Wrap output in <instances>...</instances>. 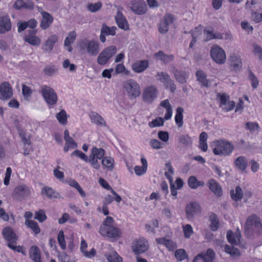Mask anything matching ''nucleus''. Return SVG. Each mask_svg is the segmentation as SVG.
Instances as JSON below:
<instances>
[{
    "instance_id": "052dcab7",
    "label": "nucleus",
    "mask_w": 262,
    "mask_h": 262,
    "mask_svg": "<svg viewBox=\"0 0 262 262\" xmlns=\"http://www.w3.org/2000/svg\"><path fill=\"white\" fill-rule=\"evenodd\" d=\"M22 92L24 97L26 98H28L31 96L32 91L29 86L23 84L22 86Z\"/></svg>"
},
{
    "instance_id": "2eb2a0df",
    "label": "nucleus",
    "mask_w": 262,
    "mask_h": 262,
    "mask_svg": "<svg viewBox=\"0 0 262 262\" xmlns=\"http://www.w3.org/2000/svg\"><path fill=\"white\" fill-rule=\"evenodd\" d=\"M13 91L8 82H3L0 85V99L7 100L12 97Z\"/></svg>"
},
{
    "instance_id": "ea45409f",
    "label": "nucleus",
    "mask_w": 262,
    "mask_h": 262,
    "mask_svg": "<svg viewBox=\"0 0 262 262\" xmlns=\"http://www.w3.org/2000/svg\"><path fill=\"white\" fill-rule=\"evenodd\" d=\"M224 251L229 254L231 256H236L239 255V251L237 248L233 246L226 245L224 247Z\"/></svg>"
},
{
    "instance_id": "cd10ccee",
    "label": "nucleus",
    "mask_w": 262,
    "mask_h": 262,
    "mask_svg": "<svg viewBox=\"0 0 262 262\" xmlns=\"http://www.w3.org/2000/svg\"><path fill=\"white\" fill-rule=\"evenodd\" d=\"M90 117L92 122L97 125L105 126L106 122L101 115L96 112H92L90 114Z\"/></svg>"
},
{
    "instance_id": "c9c22d12",
    "label": "nucleus",
    "mask_w": 262,
    "mask_h": 262,
    "mask_svg": "<svg viewBox=\"0 0 262 262\" xmlns=\"http://www.w3.org/2000/svg\"><path fill=\"white\" fill-rule=\"evenodd\" d=\"M108 262H122V259L116 251L105 255Z\"/></svg>"
},
{
    "instance_id": "bf43d9fd",
    "label": "nucleus",
    "mask_w": 262,
    "mask_h": 262,
    "mask_svg": "<svg viewBox=\"0 0 262 262\" xmlns=\"http://www.w3.org/2000/svg\"><path fill=\"white\" fill-rule=\"evenodd\" d=\"M174 20V17L173 15L170 13H167L164 15L163 21L169 26L173 23Z\"/></svg>"
},
{
    "instance_id": "a19ab883",
    "label": "nucleus",
    "mask_w": 262,
    "mask_h": 262,
    "mask_svg": "<svg viewBox=\"0 0 262 262\" xmlns=\"http://www.w3.org/2000/svg\"><path fill=\"white\" fill-rule=\"evenodd\" d=\"M56 118L60 123L65 125L67 123V115L66 112L62 110L56 114Z\"/></svg>"
},
{
    "instance_id": "2f4dec72",
    "label": "nucleus",
    "mask_w": 262,
    "mask_h": 262,
    "mask_svg": "<svg viewBox=\"0 0 262 262\" xmlns=\"http://www.w3.org/2000/svg\"><path fill=\"white\" fill-rule=\"evenodd\" d=\"M230 194L231 199L236 202L240 201L243 196V190L239 186L235 187V190H231Z\"/></svg>"
},
{
    "instance_id": "f3484780",
    "label": "nucleus",
    "mask_w": 262,
    "mask_h": 262,
    "mask_svg": "<svg viewBox=\"0 0 262 262\" xmlns=\"http://www.w3.org/2000/svg\"><path fill=\"white\" fill-rule=\"evenodd\" d=\"M206 185L210 190L215 195L221 196L222 195L223 191L222 187L215 180L213 179L208 180Z\"/></svg>"
},
{
    "instance_id": "8fccbe9b",
    "label": "nucleus",
    "mask_w": 262,
    "mask_h": 262,
    "mask_svg": "<svg viewBox=\"0 0 262 262\" xmlns=\"http://www.w3.org/2000/svg\"><path fill=\"white\" fill-rule=\"evenodd\" d=\"M187 256V253L184 249H180L175 252V257L179 261H182Z\"/></svg>"
},
{
    "instance_id": "b1692460",
    "label": "nucleus",
    "mask_w": 262,
    "mask_h": 262,
    "mask_svg": "<svg viewBox=\"0 0 262 262\" xmlns=\"http://www.w3.org/2000/svg\"><path fill=\"white\" fill-rule=\"evenodd\" d=\"M29 258L33 262H42L41 258V252L36 246H32L29 250Z\"/></svg>"
},
{
    "instance_id": "58836bf2",
    "label": "nucleus",
    "mask_w": 262,
    "mask_h": 262,
    "mask_svg": "<svg viewBox=\"0 0 262 262\" xmlns=\"http://www.w3.org/2000/svg\"><path fill=\"white\" fill-rule=\"evenodd\" d=\"M227 238L228 242L232 245H237L240 243V242L236 238L234 233L231 230L227 231Z\"/></svg>"
},
{
    "instance_id": "09e8293b",
    "label": "nucleus",
    "mask_w": 262,
    "mask_h": 262,
    "mask_svg": "<svg viewBox=\"0 0 262 262\" xmlns=\"http://www.w3.org/2000/svg\"><path fill=\"white\" fill-rule=\"evenodd\" d=\"M203 33L206 35L205 41H208L214 39L213 35L214 32L213 28L211 27L205 28L204 30Z\"/></svg>"
},
{
    "instance_id": "f03ea898",
    "label": "nucleus",
    "mask_w": 262,
    "mask_h": 262,
    "mask_svg": "<svg viewBox=\"0 0 262 262\" xmlns=\"http://www.w3.org/2000/svg\"><path fill=\"white\" fill-rule=\"evenodd\" d=\"M79 46L81 50L86 51L92 56L97 55L100 51L99 42L94 39L90 40L84 38L80 41Z\"/></svg>"
},
{
    "instance_id": "0eeeda50",
    "label": "nucleus",
    "mask_w": 262,
    "mask_h": 262,
    "mask_svg": "<svg viewBox=\"0 0 262 262\" xmlns=\"http://www.w3.org/2000/svg\"><path fill=\"white\" fill-rule=\"evenodd\" d=\"M117 48L114 46H110L104 49L97 57V63L102 66L105 64L109 59L116 53Z\"/></svg>"
},
{
    "instance_id": "c03bdc74",
    "label": "nucleus",
    "mask_w": 262,
    "mask_h": 262,
    "mask_svg": "<svg viewBox=\"0 0 262 262\" xmlns=\"http://www.w3.org/2000/svg\"><path fill=\"white\" fill-rule=\"evenodd\" d=\"M179 141L186 146H190L192 144L191 138L188 135H182L179 138Z\"/></svg>"
},
{
    "instance_id": "393cba45",
    "label": "nucleus",
    "mask_w": 262,
    "mask_h": 262,
    "mask_svg": "<svg viewBox=\"0 0 262 262\" xmlns=\"http://www.w3.org/2000/svg\"><path fill=\"white\" fill-rule=\"evenodd\" d=\"M115 20L118 27L125 31L129 30V25L126 18L121 12L118 11L115 16Z\"/></svg>"
},
{
    "instance_id": "a18cd8bd",
    "label": "nucleus",
    "mask_w": 262,
    "mask_h": 262,
    "mask_svg": "<svg viewBox=\"0 0 262 262\" xmlns=\"http://www.w3.org/2000/svg\"><path fill=\"white\" fill-rule=\"evenodd\" d=\"M47 218V215L43 210L40 209L38 211L36 212L34 219L37 220L39 222H44Z\"/></svg>"
},
{
    "instance_id": "473e14b6",
    "label": "nucleus",
    "mask_w": 262,
    "mask_h": 262,
    "mask_svg": "<svg viewBox=\"0 0 262 262\" xmlns=\"http://www.w3.org/2000/svg\"><path fill=\"white\" fill-rule=\"evenodd\" d=\"M209 220L210 222V227L212 231H216L219 227V221L217 215L212 212L209 215Z\"/></svg>"
},
{
    "instance_id": "4c0bfd02",
    "label": "nucleus",
    "mask_w": 262,
    "mask_h": 262,
    "mask_svg": "<svg viewBox=\"0 0 262 262\" xmlns=\"http://www.w3.org/2000/svg\"><path fill=\"white\" fill-rule=\"evenodd\" d=\"M116 27H109L105 24H103L101 31L102 33H104L106 35L114 36L116 34Z\"/></svg>"
},
{
    "instance_id": "37998d69",
    "label": "nucleus",
    "mask_w": 262,
    "mask_h": 262,
    "mask_svg": "<svg viewBox=\"0 0 262 262\" xmlns=\"http://www.w3.org/2000/svg\"><path fill=\"white\" fill-rule=\"evenodd\" d=\"M42 192L46 194L49 198H57L58 193L54 191L52 188L49 187H45L42 190Z\"/></svg>"
},
{
    "instance_id": "4d7b16f0",
    "label": "nucleus",
    "mask_w": 262,
    "mask_h": 262,
    "mask_svg": "<svg viewBox=\"0 0 262 262\" xmlns=\"http://www.w3.org/2000/svg\"><path fill=\"white\" fill-rule=\"evenodd\" d=\"M97 158L89 156L88 158V162L90 163L91 166L95 169H98L100 168V165L99 163Z\"/></svg>"
},
{
    "instance_id": "79ce46f5",
    "label": "nucleus",
    "mask_w": 262,
    "mask_h": 262,
    "mask_svg": "<svg viewBox=\"0 0 262 262\" xmlns=\"http://www.w3.org/2000/svg\"><path fill=\"white\" fill-rule=\"evenodd\" d=\"M17 242L16 243H13V242H11L9 243H8L7 245V246L12 249L13 251L15 252H17L19 253H21L23 254H25V253L24 251V248L23 246H16Z\"/></svg>"
},
{
    "instance_id": "338daca9",
    "label": "nucleus",
    "mask_w": 262,
    "mask_h": 262,
    "mask_svg": "<svg viewBox=\"0 0 262 262\" xmlns=\"http://www.w3.org/2000/svg\"><path fill=\"white\" fill-rule=\"evenodd\" d=\"M197 80L201 84L202 86L208 88L211 86V82L206 78V76L198 78Z\"/></svg>"
},
{
    "instance_id": "6ab92c4d",
    "label": "nucleus",
    "mask_w": 262,
    "mask_h": 262,
    "mask_svg": "<svg viewBox=\"0 0 262 262\" xmlns=\"http://www.w3.org/2000/svg\"><path fill=\"white\" fill-rule=\"evenodd\" d=\"M2 233L4 239L6 240L8 243L13 241V243H16L18 241V236L14 232L13 229L10 227L4 228Z\"/></svg>"
},
{
    "instance_id": "774afa93",
    "label": "nucleus",
    "mask_w": 262,
    "mask_h": 262,
    "mask_svg": "<svg viewBox=\"0 0 262 262\" xmlns=\"http://www.w3.org/2000/svg\"><path fill=\"white\" fill-rule=\"evenodd\" d=\"M197 80L201 84L202 86L208 88L211 86V82L206 78V76L198 78Z\"/></svg>"
},
{
    "instance_id": "13d9d810",
    "label": "nucleus",
    "mask_w": 262,
    "mask_h": 262,
    "mask_svg": "<svg viewBox=\"0 0 262 262\" xmlns=\"http://www.w3.org/2000/svg\"><path fill=\"white\" fill-rule=\"evenodd\" d=\"M71 156H77L86 162H88V156L85 154H84L83 152L81 151L80 150H75L74 151H73L72 152Z\"/></svg>"
},
{
    "instance_id": "49530a36",
    "label": "nucleus",
    "mask_w": 262,
    "mask_h": 262,
    "mask_svg": "<svg viewBox=\"0 0 262 262\" xmlns=\"http://www.w3.org/2000/svg\"><path fill=\"white\" fill-rule=\"evenodd\" d=\"M182 228L184 236L186 238H189L193 233L192 226L189 224H186L185 225H183Z\"/></svg>"
},
{
    "instance_id": "412c9836",
    "label": "nucleus",
    "mask_w": 262,
    "mask_h": 262,
    "mask_svg": "<svg viewBox=\"0 0 262 262\" xmlns=\"http://www.w3.org/2000/svg\"><path fill=\"white\" fill-rule=\"evenodd\" d=\"M230 66L232 71H239L242 69V62L240 57L235 54L231 55L229 58Z\"/></svg>"
},
{
    "instance_id": "dca6fc26",
    "label": "nucleus",
    "mask_w": 262,
    "mask_h": 262,
    "mask_svg": "<svg viewBox=\"0 0 262 262\" xmlns=\"http://www.w3.org/2000/svg\"><path fill=\"white\" fill-rule=\"evenodd\" d=\"M30 194L29 187L25 185L17 186L14 190L13 196L16 199L21 200L23 198L29 196Z\"/></svg>"
},
{
    "instance_id": "6e6552de",
    "label": "nucleus",
    "mask_w": 262,
    "mask_h": 262,
    "mask_svg": "<svg viewBox=\"0 0 262 262\" xmlns=\"http://www.w3.org/2000/svg\"><path fill=\"white\" fill-rule=\"evenodd\" d=\"M215 258V253L211 248H208L206 251H203L196 255L193 262H213Z\"/></svg>"
},
{
    "instance_id": "c85d7f7f",
    "label": "nucleus",
    "mask_w": 262,
    "mask_h": 262,
    "mask_svg": "<svg viewBox=\"0 0 262 262\" xmlns=\"http://www.w3.org/2000/svg\"><path fill=\"white\" fill-rule=\"evenodd\" d=\"M235 166L242 171H245L248 166L247 158L244 156H239L234 162Z\"/></svg>"
},
{
    "instance_id": "de8ad7c7",
    "label": "nucleus",
    "mask_w": 262,
    "mask_h": 262,
    "mask_svg": "<svg viewBox=\"0 0 262 262\" xmlns=\"http://www.w3.org/2000/svg\"><path fill=\"white\" fill-rule=\"evenodd\" d=\"M58 242L59 243V245L60 246L61 248L63 250H65L66 248V243L64 240V233L63 231L62 230H60L58 234V237H57Z\"/></svg>"
},
{
    "instance_id": "7c9ffc66",
    "label": "nucleus",
    "mask_w": 262,
    "mask_h": 262,
    "mask_svg": "<svg viewBox=\"0 0 262 262\" xmlns=\"http://www.w3.org/2000/svg\"><path fill=\"white\" fill-rule=\"evenodd\" d=\"M76 33L74 31L70 32L68 36L64 40V45L65 47H68L67 50L69 52L72 51V47L70 45L74 42L76 39Z\"/></svg>"
},
{
    "instance_id": "0e129e2a",
    "label": "nucleus",
    "mask_w": 262,
    "mask_h": 262,
    "mask_svg": "<svg viewBox=\"0 0 262 262\" xmlns=\"http://www.w3.org/2000/svg\"><path fill=\"white\" fill-rule=\"evenodd\" d=\"M197 182L198 180L194 176L190 177L188 180V184L189 186L192 189L197 188Z\"/></svg>"
},
{
    "instance_id": "69168bd1",
    "label": "nucleus",
    "mask_w": 262,
    "mask_h": 262,
    "mask_svg": "<svg viewBox=\"0 0 262 262\" xmlns=\"http://www.w3.org/2000/svg\"><path fill=\"white\" fill-rule=\"evenodd\" d=\"M169 26L164 21H162L159 25V31L161 34H165L168 31Z\"/></svg>"
},
{
    "instance_id": "9b49d317",
    "label": "nucleus",
    "mask_w": 262,
    "mask_h": 262,
    "mask_svg": "<svg viewBox=\"0 0 262 262\" xmlns=\"http://www.w3.org/2000/svg\"><path fill=\"white\" fill-rule=\"evenodd\" d=\"M186 215L187 219H192L194 215L200 213L201 211L200 205L196 202H192L188 204L186 207Z\"/></svg>"
},
{
    "instance_id": "f8f14e48",
    "label": "nucleus",
    "mask_w": 262,
    "mask_h": 262,
    "mask_svg": "<svg viewBox=\"0 0 262 262\" xmlns=\"http://www.w3.org/2000/svg\"><path fill=\"white\" fill-rule=\"evenodd\" d=\"M158 91L155 86H149L143 91L142 98L144 102L150 103L157 97Z\"/></svg>"
},
{
    "instance_id": "39448f33",
    "label": "nucleus",
    "mask_w": 262,
    "mask_h": 262,
    "mask_svg": "<svg viewBox=\"0 0 262 262\" xmlns=\"http://www.w3.org/2000/svg\"><path fill=\"white\" fill-rule=\"evenodd\" d=\"M149 248L148 241L141 237L134 240L132 244V250L135 255H138L145 252Z\"/></svg>"
},
{
    "instance_id": "72a5a7b5",
    "label": "nucleus",
    "mask_w": 262,
    "mask_h": 262,
    "mask_svg": "<svg viewBox=\"0 0 262 262\" xmlns=\"http://www.w3.org/2000/svg\"><path fill=\"white\" fill-rule=\"evenodd\" d=\"M105 155V151L102 148H98L96 147H93L90 156L99 160L103 159Z\"/></svg>"
},
{
    "instance_id": "e433bc0d",
    "label": "nucleus",
    "mask_w": 262,
    "mask_h": 262,
    "mask_svg": "<svg viewBox=\"0 0 262 262\" xmlns=\"http://www.w3.org/2000/svg\"><path fill=\"white\" fill-rule=\"evenodd\" d=\"M26 225L31 228L35 234H38L40 231V228L37 222L33 220H27L25 222Z\"/></svg>"
},
{
    "instance_id": "5701e85b",
    "label": "nucleus",
    "mask_w": 262,
    "mask_h": 262,
    "mask_svg": "<svg viewBox=\"0 0 262 262\" xmlns=\"http://www.w3.org/2000/svg\"><path fill=\"white\" fill-rule=\"evenodd\" d=\"M149 66V62L147 60H137L132 65L133 70L136 73H141L144 72Z\"/></svg>"
},
{
    "instance_id": "1a4fd4ad",
    "label": "nucleus",
    "mask_w": 262,
    "mask_h": 262,
    "mask_svg": "<svg viewBox=\"0 0 262 262\" xmlns=\"http://www.w3.org/2000/svg\"><path fill=\"white\" fill-rule=\"evenodd\" d=\"M130 5V10L136 14L142 15L147 11L146 4L143 0H132Z\"/></svg>"
},
{
    "instance_id": "864d4df0",
    "label": "nucleus",
    "mask_w": 262,
    "mask_h": 262,
    "mask_svg": "<svg viewBox=\"0 0 262 262\" xmlns=\"http://www.w3.org/2000/svg\"><path fill=\"white\" fill-rule=\"evenodd\" d=\"M101 6V3L98 2L95 4H89L88 5L87 8L90 11L92 12H95L100 9Z\"/></svg>"
},
{
    "instance_id": "20e7f679",
    "label": "nucleus",
    "mask_w": 262,
    "mask_h": 262,
    "mask_svg": "<svg viewBox=\"0 0 262 262\" xmlns=\"http://www.w3.org/2000/svg\"><path fill=\"white\" fill-rule=\"evenodd\" d=\"M123 87L127 92L129 99L136 98L141 94V88L139 84L134 80L130 79L124 82Z\"/></svg>"
},
{
    "instance_id": "a211bd4d",
    "label": "nucleus",
    "mask_w": 262,
    "mask_h": 262,
    "mask_svg": "<svg viewBox=\"0 0 262 262\" xmlns=\"http://www.w3.org/2000/svg\"><path fill=\"white\" fill-rule=\"evenodd\" d=\"M41 15L42 18L40 23V27L43 30H46L52 24L54 18L49 13L45 11H41Z\"/></svg>"
},
{
    "instance_id": "6e6d98bb",
    "label": "nucleus",
    "mask_w": 262,
    "mask_h": 262,
    "mask_svg": "<svg viewBox=\"0 0 262 262\" xmlns=\"http://www.w3.org/2000/svg\"><path fill=\"white\" fill-rule=\"evenodd\" d=\"M246 128L250 130L251 132H253L255 130L258 129L259 126L256 122H248L246 123Z\"/></svg>"
},
{
    "instance_id": "a878e982",
    "label": "nucleus",
    "mask_w": 262,
    "mask_h": 262,
    "mask_svg": "<svg viewBox=\"0 0 262 262\" xmlns=\"http://www.w3.org/2000/svg\"><path fill=\"white\" fill-rule=\"evenodd\" d=\"M57 40L58 37L56 35L50 36L45 42L42 47V50L46 52H51Z\"/></svg>"
},
{
    "instance_id": "3c124183",
    "label": "nucleus",
    "mask_w": 262,
    "mask_h": 262,
    "mask_svg": "<svg viewBox=\"0 0 262 262\" xmlns=\"http://www.w3.org/2000/svg\"><path fill=\"white\" fill-rule=\"evenodd\" d=\"M164 121L163 119L161 117H157L152 122H149L148 125L150 127H154L156 126H161L163 125Z\"/></svg>"
},
{
    "instance_id": "f257e3e1",
    "label": "nucleus",
    "mask_w": 262,
    "mask_h": 262,
    "mask_svg": "<svg viewBox=\"0 0 262 262\" xmlns=\"http://www.w3.org/2000/svg\"><path fill=\"white\" fill-rule=\"evenodd\" d=\"M213 153L215 155L229 156L234 149L233 145L230 142L220 140L214 142Z\"/></svg>"
},
{
    "instance_id": "423d86ee",
    "label": "nucleus",
    "mask_w": 262,
    "mask_h": 262,
    "mask_svg": "<svg viewBox=\"0 0 262 262\" xmlns=\"http://www.w3.org/2000/svg\"><path fill=\"white\" fill-rule=\"evenodd\" d=\"M210 56L216 63L223 64L225 63L226 56L224 50L218 45H214L210 50Z\"/></svg>"
},
{
    "instance_id": "603ef678",
    "label": "nucleus",
    "mask_w": 262,
    "mask_h": 262,
    "mask_svg": "<svg viewBox=\"0 0 262 262\" xmlns=\"http://www.w3.org/2000/svg\"><path fill=\"white\" fill-rule=\"evenodd\" d=\"M249 78L251 81L252 88L256 89L258 85L259 81L255 75L250 70L249 71Z\"/></svg>"
},
{
    "instance_id": "4468645a",
    "label": "nucleus",
    "mask_w": 262,
    "mask_h": 262,
    "mask_svg": "<svg viewBox=\"0 0 262 262\" xmlns=\"http://www.w3.org/2000/svg\"><path fill=\"white\" fill-rule=\"evenodd\" d=\"M36 30H28V34L24 36V40L32 46H37L39 45L41 39L36 35Z\"/></svg>"
},
{
    "instance_id": "ddd939ff",
    "label": "nucleus",
    "mask_w": 262,
    "mask_h": 262,
    "mask_svg": "<svg viewBox=\"0 0 262 262\" xmlns=\"http://www.w3.org/2000/svg\"><path fill=\"white\" fill-rule=\"evenodd\" d=\"M99 233L103 236H107L112 238H117L120 237L121 234L120 229L114 226L100 228Z\"/></svg>"
},
{
    "instance_id": "aec40b11",
    "label": "nucleus",
    "mask_w": 262,
    "mask_h": 262,
    "mask_svg": "<svg viewBox=\"0 0 262 262\" xmlns=\"http://www.w3.org/2000/svg\"><path fill=\"white\" fill-rule=\"evenodd\" d=\"M171 72L178 82L182 84L186 82L189 76L188 73L184 71L178 70L174 67L172 68Z\"/></svg>"
},
{
    "instance_id": "4be33fe9",
    "label": "nucleus",
    "mask_w": 262,
    "mask_h": 262,
    "mask_svg": "<svg viewBox=\"0 0 262 262\" xmlns=\"http://www.w3.org/2000/svg\"><path fill=\"white\" fill-rule=\"evenodd\" d=\"M11 23L8 16H0V33L4 34L10 31Z\"/></svg>"
},
{
    "instance_id": "bb28decb",
    "label": "nucleus",
    "mask_w": 262,
    "mask_h": 262,
    "mask_svg": "<svg viewBox=\"0 0 262 262\" xmlns=\"http://www.w3.org/2000/svg\"><path fill=\"white\" fill-rule=\"evenodd\" d=\"M154 57L158 60H161L164 64H168L172 61L174 56L172 54H166L162 51H159L154 55Z\"/></svg>"
},
{
    "instance_id": "e2e57ef3",
    "label": "nucleus",
    "mask_w": 262,
    "mask_h": 262,
    "mask_svg": "<svg viewBox=\"0 0 262 262\" xmlns=\"http://www.w3.org/2000/svg\"><path fill=\"white\" fill-rule=\"evenodd\" d=\"M253 47L254 54L258 55L259 59L262 60V48L256 43H254Z\"/></svg>"
},
{
    "instance_id": "5fc2aeb1",
    "label": "nucleus",
    "mask_w": 262,
    "mask_h": 262,
    "mask_svg": "<svg viewBox=\"0 0 262 262\" xmlns=\"http://www.w3.org/2000/svg\"><path fill=\"white\" fill-rule=\"evenodd\" d=\"M113 160L109 157L103 158L101 163L102 165L108 168H112L113 166Z\"/></svg>"
},
{
    "instance_id": "7ed1b4c3",
    "label": "nucleus",
    "mask_w": 262,
    "mask_h": 262,
    "mask_svg": "<svg viewBox=\"0 0 262 262\" xmlns=\"http://www.w3.org/2000/svg\"><path fill=\"white\" fill-rule=\"evenodd\" d=\"M40 93L50 107L55 105L57 102V95L55 91L48 85L40 86Z\"/></svg>"
},
{
    "instance_id": "680f3d73",
    "label": "nucleus",
    "mask_w": 262,
    "mask_h": 262,
    "mask_svg": "<svg viewBox=\"0 0 262 262\" xmlns=\"http://www.w3.org/2000/svg\"><path fill=\"white\" fill-rule=\"evenodd\" d=\"M114 219L111 216H107L103 222V225L100 228H105V227L113 226Z\"/></svg>"
},
{
    "instance_id": "9d476101",
    "label": "nucleus",
    "mask_w": 262,
    "mask_h": 262,
    "mask_svg": "<svg viewBox=\"0 0 262 262\" xmlns=\"http://www.w3.org/2000/svg\"><path fill=\"white\" fill-rule=\"evenodd\" d=\"M157 76L159 77L158 79L164 83L166 89H169L170 92L172 93L175 91L176 85L167 73L163 72H158Z\"/></svg>"
},
{
    "instance_id": "f704fd0d",
    "label": "nucleus",
    "mask_w": 262,
    "mask_h": 262,
    "mask_svg": "<svg viewBox=\"0 0 262 262\" xmlns=\"http://www.w3.org/2000/svg\"><path fill=\"white\" fill-rule=\"evenodd\" d=\"M184 112V110L181 107H179L177 108L176 111V114L175 116V121L176 123L178 125L179 127H181L183 125V113Z\"/></svg>"
},
{
    "instance_id": "c756f323",
    "label": "nucleus",
    "mask_w": 262,
    "mask_h": 262,
    "mask_svg": "<svg viewBox=\"0 0 262 262\" xmlns=\"http://www.w3.org/2000/svg\"><path fill=\"white\" fill-rule=\"evenodd\" d=\"M156 241L158 244L164 245L170 251H173L176 247V244L171 240L164 237L157 238Z\"/></svg>"
}]
</instances>
